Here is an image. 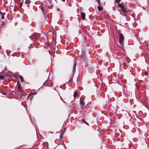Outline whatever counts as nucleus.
Returning <instances> with one entry per match:
<instances>
[{"mask_svg": "<svg viewBox=\"0 0 149 149\" xmlns=\"http://www.w3.org/2000/svg\"><path fill=\"white\" fill-rule=\"evenodd\" d=\"M117 6L118 7H120L121 8V10L124 13H126L127 12V10L125 6L122 5L121 3L118 4Z\"/></svg>", "mask_w": 149, "mask_h": 149, "instance_id": "obj_2", "label": "nucleus"}, {"mask_svg": "<svg viewBox=\"0 0 149 149\" xmlns=\"http://www.w3.org/2000/svg\"><path fill=\"white\" fill-rule=\"evenodd\" d=\"M32 93L33 94V95H35L36 94V93Z\"/></svg>", "mask_w": 149, "mask_h": 149, "instance_id": "obj_20", "label": "nucleus"}, {"mask_svg": "<svg viewBox=\"0 0 149 149\" xmlns=\"http://www.w3.org/2000/svg\"><path fill=\"white\" fill-rule=\"evenodd\" d=\"M98 10L99 11H101L102 10V8L101 6H99L97 7Z\"/></svg>", "mask_w": 149, "mask_h": 149, "instance_id": "obj_7", "label": "nucleus"}, {"mask_svg": "<svg viewBox=\"0 0 149 149\" xmlns=\"http://www.w3.org/2000/svg\"><path fill=\"white\" fill-rule=\"evenodd\" d=\"M5 77L4 76H3L2 75H0V79H1L2 80H3L5 79Z\"/></svg>", "mask_w": 149, "mask_h": 149, "instance_id": "obj_11", "label": "nucleus"}, {"mask_svg": "<svg viewBox=\"0 0 149 149\" xmlns=\"http://www.w3.org/2000/svg\"><path fill=\"white\" fill-rule=\"evenodd\" d=\"M82 120L86 124L88 125V123L87 122L85 121L84 120H83V119H82Z\"/></svg>", "mask_w": 149, "mask_h": 149, "instance_id": "obj_17", "label": "nucleus"}, {"mask_svg": "<svg viewBox=\"0 0 149 149\" xmlns=\"http://www.w3.org/2000/svg\"><path fill=\"white\" fill-rule=\"evenodd\" d=\"M19 77L20 78V79L21 82H23L24 81V79L22 78V75H19Z\"/></svg>", "mask_w": 149, "mask_h": 149, "instance_id": "obj_8", "label": "nucleus"}, {"mask_svg": "<svg viewBox=\"0 0 149 149\" xmlns=\"http://www.w3.org/2000/svg\"><path fill=\"white\" fill-rule=\"evenodd\" d=\"M64 131H63V130H62V131L61 133V134H60V138H61L62 137V134H64Z\"/></svg>", "mask_w": 149, "mask_h": 149, "instance_id": "obj_12", "label": "nucleus"}, {"mask_svg": "<svg viewBox=\"0 0 149 149\" xmlns=\"http://www.w3.org/2000/svg\"><path fill=\"white\" fill-rule=\"evenodd\" d=\"M77 95L78 93H77L74 92V97H75Z\"/></svg>", "mask_w": 149, "mask_h": 149, "instance_id": "obj_14", "label": "nucleus"}, {"mask_svg": "<svg viewBox=\"0 0 149 149\" xmlns=\"http://www.w3.org/2000/svg\"><path fill=\"white\" fill-rule=\"evenodd\" d=\"M80 103L82 106H84V102L82 99L80 100Z\"/></svg>", "mask_w": 149, "mask_h": 149, "instance_id": "obj_6", "label": "nucleus"}, {"mask_svg": "<svg viewBox=\"0 0 149 149\" xmlns=\"http://www.w3.org/2000/svg\"><path fill=\"white\" fill-rule=\"evenodd\" d=\"M120 14H121V15H123L122 14V13H121V12H120Z\"/></svg>", "mask_w": 149, "mask_h": 149, "instance_id": "obj_22", "label": "nucleus"}, {"mask_svg": "<svg viewBox=\"0 0 149 149\" xmlns=\"http://www.w3.org/2000/svg\"><path fill=\"white\" fill-rule=\"evenodd\" d=\"M81 15L82 18V19L83 20H84L85 19V14L84 13H81Z\"/></svg>", "mask_w": 149, "mask_h": 149, "instance_id": "obj_3", "label": "nucleus"}, {"mask_svg": "<svg viewBox=\"0 0 149 149\" xmlns=\"http://www.w3.org/2000/svg\"><path fill=\"white\" fill-rule=\"evenodd\" d=\"M145 74L147 76L148 75V72H145Z\"/></svg>", "mask_w": 149, "mask_h": 149, "instance_id": "obj_18", "label": "nucleus"}, {"mask_svg": "<svg viewBox=\"0 0 149 149\" xmlns=\"http://www.w3.org/2000/svg\"><path fill=\"white\" fill-rule=\"evenodd\" d=\"M120 0H115V2L116 3H118V4L120 3Z\"/></svg>", "mask_w": 149, "mask_h": 149, "instance_id": "obj_13", "label": "nucleus"}, {"mask_svg": "<svg viewBox=\"0 0 149 149\" xmlns=\"http://www.w3.org/2000/svg\"><path fill=\"white\" fill-rule=\"evenodd\" d=\"M124 37L122 34L119 35V43L122 46H123L124 44L123 40Z\"/></svg>", "mask_w": 149, "mask_h": 149, "instance_id": "obj_1", "label": "nucleus"}, {"mask_svg": "<svg viewBox=\"0 0 149 149\" xmlns=\"http://www.w3.org/2000/svg\"><path fill=\"white\" fill-rule=\"evenodd\" d=\"M41 9L43 13L44 14V10H45V8L43 7H41Z\"/></svg>", "mask_w": 149, "mask_h": 149, "instance_id": "obj_15", "label": "nucleus"}, {"mask_svg": "<svg viewBox=\"0 0 149 149\" xmlns=\"http://www.w3.org/2000/svg\"><path fill=\"white\" fill-rule=\"evenodd\" d=\"M96 0L97 2H99L100 1V0Z\"/></svg>", "mask_w": 149, "mask_h": 149, "instance_id": "obj_21", "label": "nucleus"}, {"mask_svg": "<svg viewBox=\"0 0 149 149\" xmlns=\"http://www.w3.org/2000/svg\"><path fill=\"white\" fill-rule=\"evenodd\" d=\"M19 91L20 92H22V88L20 86H19Z\"/></svg>", "mask_w": 149, "mask_h": 149, "instance_id": "obj_16", "label": "nucleus"}, {"mask_svg": "<svg viewBox=\"0 0 149 149\" xmlns=\"http://www.w3.org/2000/svg\"><path fill=\"white\" fill-rule=\"evenodd\" d=\"M76 63H75L74 64L73 67V73L74 74V72L76 70Z\"/></svg>", "mask_w": 149, "mask_h": 149, "instance_id": "obj_5", "label": "nucleus"}, {"mask_svg": "<svg viewBox=\"0 0 149 149\" xmlns=\"http://www.w3.org/2000/svg\"><path fill=\"white\" fill-rule=\"evenodd\" d=\"M22 4H23L22 3H20V6H22Z\"/></svg>", "mask_w": 149, "mask_h": 149, "instance_id": "obj_19", "label": "nucleus"}, {"mask_svg": "<svg viewBox=\"0 0 149 149\" xmlns=\"http://www.w3.org/2000/svg\"><path fill=\"white\" fill-rule=\"evenodd\" d=\"M31 2V1L30 0H26L25 3L26 4H29Z\"/></svg>", "mask_w": 149, "mask_h": 149, "instance_id": "obj_10", "label": "nucleus"}, {"mask_svg": "<svg viewBox=\"0 0 149 149\" xmlns=\"http://www.w3.org/2000/svg\"><path fill=\"white\" fill-rule=\"evenodd\" d=\"M0 14L1 15V18L2 19H4V14L2 13L1 12H0Z\"/></svg>", "mask_w": 149, "mask_h": 149, "instance_id": "obj_9", "label": "nucleus"}, {"mask_svg": "<svg viewBox=\"0 0 149 149\" xmlns=\"http://www.w3.org/2000/svg\"><path fill=\"white\" fill-rule=\"evenodd\" d=\"M28 97H29L31 100L33 97V94L31 93H30Z\"/></svg>", "mask_w": 149, "mask_h": 149, "instance_id": "obj_4", "label": "nucleus"}]
</instances>
